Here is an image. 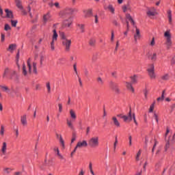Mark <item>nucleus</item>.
Segmentation results:
<instances>
[{
    "label": "nucleus",
    "instance_id": "obj_46",
    "mask_svg": "<svg viewBox=\"0 0 175 175\" xmlns=\"http://www.w3.org/2000/svg\"><path fill=\"white\" fill-rule=\"evenodd\" d=\"M112 24H113V25H115V27H120V23H118V22H117L116 20H113L112 22Z\"/></svg>",
    "mask_w": 175,
    "mask_h": 175
},
{
    "label": "nucleus",
    "instance_id": "obj_5",
    "mask_svg": "<svg viewBox=\"0 0 175 175\" xmlns=\"http://www.w3.org/2000/svg\"><path fill=\"white\" fill-rule=\"evenodd\" d=\"M146 14L148 17L157 16L158 13L157 12V10L155 8L152 7L148 9V11L146 12Z\"/></svg>",
    "mask_w": 175,
    "mask_h": 175
},
{
    "label": "nucleus",
    "instance_id": "obj_21",
    "mask_svg": "<svg viewBox=\"0 0 175 175\" xmlns=\"http://www.w3.org/2000/svg\"><path fill=\"white\" fill-rule=\"evenodd\" d=\"M148 57L149 58V59H151V61H152L153 62H155V61H157V53H154L152 56L148 55Z\"/></svg>",
    "mask_w": 175,
    "mask_h": 175
},
{
    "label": "nucleus",
    "instance_id": "obj_15",
    "mask_svg": "<svg viewBox=\"0 0 175 175\" xmlns=\"http://www.w3.org/2000/svg\"><path fill=\"white\" fill-rule=\"evenodd\" d=\"M85 17H92V10H88L83 11Z\"/></svg>",
    "mask_w": 175,
    "mask_h": 175
},
{
    "label": "nucleus",
    "instance_id": "obj_10",
    "mask_svg": "<svg viewBox=\"0 0 175 175\" xmlns=\"http://www.w3.org/2000/svg\"><path fill=\"white\" fill-rule=\"evenodd\" d=\"M136 28V34L134 36V39L135 42H137V39H140V29L137 28V26H135Z\"/></svg>",
    "mask_w": 175,
    "mask_h": 175
},
{
    "label": "nucleus",
    "instance_id": "obj_7",
    "mask_svg": "<svg viewBox=\"0 0 175 175\" xmlns=\"http://www.w3.org/2000/svg\"><path fill=\"white\" fill-rule=\"evenodd\" d=\"M150 79H155V72L154 71V64L152 65L150 68L147 70Z\"/></svg>",
    "mask_w": 175,
    "mask_h": 175
},
{
    "label": "nucleus",
    "instance_id": "obj_6",
    "mask_svg": "<svg viewBox=\"0 0 175 175\" xmlns=\"http://www.w3.org/2000/svg\"><path fill=\"white\" fill-rule=\"evenodd\" d=\"M63 46H65L66 51H70V44H72V40H64L62 41Z\"/></svg>",
    "mask_w": 175,
    "mask_h": 175
},
{
    "label": "nucleus",
    "instance_id": "obj_1",
    "mask_svg": "<svg viewBox=\"0 0 175 175\" xmlns=\"http://www.w3.org/2000/svg\"><path fill=\"white\" fill-rule=\"evenodd\" d=\"M88 145L90 148L99 147V137H92L88 140Z\"/></svg>",
    "mask_w": 175,
    "mask_h": 175
},
{
    "label": "nucleus",
    "instance_id": "obj_9",
    "mask_svg": "<svg viewBox=\"0 0 175 175\" xmlns=\"http://www.w3.org/2000/svg\"><path fill=\"white\" fill-rule=\"evenodd\" d=\"M88 143H87V141L83 140L82 142H79L77 144V147L78 148H81V147H88Z\"/></svg>",
    "mask_w": 175,
    "mask_h": 175
},
{
    "label": "nucleus",
    "instance_id": "obj_55",
    "mask_svg": "<svg viewBox=\"0 0 175 175\" xmlns=\"http://www.w3.org/2000/svg\"><path fill=\"white\" fill-rule=\"evenodd\" d=\"M154 120H156L157 123L158 124V122H159L158 115L157 113H154Z\"/></svg>",
    "mask_w": 175,
    "mask_h": 175
},
{
    "label": "nucleus",
    "instance_id": "obj_64",
    "mask_svg": "<svg viewBox=\"0 0 175 175\" xmlns=\"http://www.w3.org/2000/svg\"><path fill=\"white\" fill-rule=\"evenodd\" d=\"M21 174H22V173L21 172H16L14 173V175H21Z\"/></svg>",
    "mask_w": 175,
    "mask_h": 175
},
{
    "label": "nucleus",
    "instance_id": "obj_62",
    "mask_svg": "<svg viewBox=\"0 0 175 175\" xmlns=\"http://www.w3.org/2000/svg\"><path fill=\"white\" fill-rule=\"evenodd\" d=\"M85 72V76H88L89 72H88V70L87 68L85 69V72Z\"/></svg>",
    "mask_w": 175,
    "mask_h": 175
},
{
    "label": "nucleus",
    "instance_id": "obj_28",
    "mask_svg": "<svg viewBox=\"0 0 175 175\" xmlns=\"http://www.w3.org/2000/svg\"><path fill=\"white\" fill-rule=\"evenodd\" d=\"M112 120L113 121L114 125H116V126L120 127V122H118V120H117V118L113 117Z\"/></svg>",
    "mask_w": 175,
    "mask_h": 175
},
{
    "label": "nucleus",
    "instance_id": "obj_51",
    "mask_svg": "<svg viewBox=\"0 0 175 175\" xmlns=\"http://www.w3.org/2000/svg\"><path fill=\"white\" fill-rule=\"evenodd\" d=\"M150 46H155V38H152V41L150 42Z\"/></svg>",
    "mask_w": 175,
    "mask_h": 175
},
{
    "label": "nucleus",
    "instance_id": "obj_30",
    "mask_svg": "<svg viewBox=\"0 0 175 175\" xmlns=\"http://www.w3.org/2000/svg\"><path fill=\"white\" fill-rule=\"evenodd\" d=\"M165 90H163L161 96L157 98L158 102H159V100H163L165 99Z\"/></svg>",
    "mask_w": 175,
    "mask_h": 175
},
{
    "label": "nucleus",
    "instance_id": "obj_31",
    "mask_svg": "<svg viewBox=\"0 0 175 175\" xmlns=\"http://www.w3.org/2000/svg\"><path fill=\"white\" fill-rule=\"evenodd\" d=\"M167 13L168 14L169 23L172 24V10H169Z\"/></svg>",
    "mask_w": 175,
    "mask_h": 175
},
{
    "label": "nucleus",
    "instance_id": "obj_3",
    "mask_svg": "<svg viewBox=\"0 0 175 175\" xmlns=\"http://www.w3.org/2000/svg\"><path fill=\"white\" fill-rule=\"evenodd\" d=\"M164 36L166 38V45L167 49H170V46H172V35H170V31H167L164 33Z\"/></svg>",
    "mask_w": 175,
    "mask_h": 175
},
{
    "label": "nucleus",
    "instance_id": "obj_49",
    "mask_svg": "<svg viewBox=\"0 0 175 175\" xmlns=\"http://www.w3.org/2000/svg\"><path fill=\"white\" fill-rule=\"evenodd\" d=\"M46 88L48 90V92H51V87L50 86V83H46Z\"/></svg>",
    "mask_w": 175,
    "mask_h": 175
},
{
    "label": "nucleus",
    "instance_id": "obj_34",
    "mask_svg": "<svg viewBox=\"0 0 175 175\" xmlns=\"http://www.w3.org/2000/svg\"><path fill=\"white\" fill-rule=\"evenodd\" d=\"M27 67L25 66V64H23V75H24L25 76H27Z\"/></svg>",
    "mask_w": 175,
    "mask_h": 175
},
{
    "label": "nucleus",
    "instance_id": "obj_54",
    "mask_svg": "<svg viewBox=\"0 0 175 175\" xmlns=\"http://www.w3.org/2000/svg\"><path fill=\"white\" fill-rule=\"evenodd\" d=\"M58 106H59V113H62V104L59 103V104H58Z\"/></svg>",
    "mask_w": 175,
    "mask_h": 175
},
{
    "label": "nucleus",
    "instance_id": "obj_24",
    "mask_svg": "<svg viewBox=\"0 0 175 175\" xmlns=\"http://www.w3.org/2000/svg\"><path fill=\"white\" fill-rule=\"evenodd\" d=\"M53 35L52 37V39H53V40H57V39H58V33H57V29H54L53 30Z\"/></svg>",
    "mask_w": 175,
    "mask_h": 175
},
{
    "label": "nucleus",
    "instance_id": "obj_61",
    "mask_svg": "<svg viewBox=\"0 0 175 175\" xmlns=\"http://www.w3.org/2000/svg\"><path fill=\"white\" fill-rule=\"evenodd\" d=\"M53 5L55 6V8H57L58 9H59V3L58 2H55Z\"/></svg>",
    "mask_w": 175,
    "mask_h": 175
},
{
    "label": "nucleus",
    "instance_id": "obj_20",
    "mask_svg": "<svg viewBox=\"0 0 175 175\" xmlns=\"http://www.w3.org/2000/svg\"><path fill=\"white\" fill-rule=\"evenodd\" d=\"M89 44L91 47H94L95 44H96V40L95 38H91L89 40Z\"/></svg>",
    "mask_w": 175,
    "mask_h": 175
},
{
    "label": "nucleus",
    "instance_id": "obj_60",
    "mask_svg": "<svg viewBox=\"0 0 175 175\" xmlns=\"http://www.w3.org/2000/svg\"><path fill=\"white\" fill-rule=\"evenodd\" d=\"M127 9H128V8L126 7V5H124L122 7V10H123L124 13H125L126 12Z\"/></svg>",
    "mask_w": 175,
    "mask_h": 175
},
{
    "label": "nucleus",
    "instance_id": "obj_43",
    "mask_svg": "<svg viewBox=\"0 0 175 175\" xmlns=\"http://www.w3.org/2000/svg\"><path fill=\"white\" fill-rule=\"evenodd\" d=\"M98 59V53H94L92 57V61L95 62Z\"/></svg>",
    "mask_w": 175,
    "mask_h": 175
},
{
    "label": "nucleus",
    "instance_id": "obj_18",
    "mask_svg": "<svg viewBox=\"0 0 175 175\" xmlns=\"http://www.w3.org/2000/svg\"><path fill=\"white\" fill-rule=\"evenodd\" d=\"M12 71V69L9 68H5L3 75V77L5 78L6 77V76H8V75H10V72Z\"/></svg>",
    "mask_w": 175,
    "mask_h": 175
},
{
    "label": "nucleus",
    "instance_id": "obj_26",
    "mask_svg": "<svg viewBox=\"0 0 175 175\" xmlns=\"http://www.w3.org/2000/svg\"><path fill=\"white\" fill-rule=\"evenodd\" d=\"M96 81L98 85H103V84H105V81H103V79H102L100 77H98Z\"/></svg>",
    "mask_w": 175,
    "mask_h": 175
},
{
    "label": "nucleus",
    "instance_id": "obj_39",
    "mask_svg": "<svg viewBox=\"0 0 175 175\" xmlns=\"http://www.w3.org/2000/svg\"><path fill=\"white\" fill-rule=\"evenodd\" d=\"M76 133H72V139H71V143H74L75 141L76 140Z\"/></svg>",
    "mask_w": 175,
    "mask_h": 175
},
{
    "label": "nucleus",
    "instance_id": "obj_25",
    "mask_svg": "<svg viewBox=\"0 0 175 175\" xmlns=\"http://www.w3.org/2000/svg\"><path fill=\"white\" fill-rule=\"evenodd\" d=\"M17 47V44H11L9 45L8 49V50H11V51H13L14 50H16Z\"/></svg>",
    "mask_w": 175,
    "mask_h": 175
},
{
    "label": "nucleus",
    "instance_id": "obj_56",
    "mask_svg": "<svg viewBox=\"0 0 175 175\" xmlns=\"http://www.w3.org/2000/svg\"><path fill=\"white\" fill-rule=\"evenodd\" d=\"M73 68H74V70H75L76 75H77V65L76 64H75L73 65Z\"/></svg>",
    "mask_w": 175,
    "mask_h": 175
},
{
    "label": "nucleus",
    "instance_id": "obj_63",
    "mask_svg": "<svg viewBox=\"0 0 175 175\" xmlns=\"http://www.w3.org/2000/svg\"><path fill=\"white\" fill-rule=\"evenodd\" d=\"M144 95H145V98H147V94H148L147 89H145V90H144Z\"/></svg>",
    "mask_w": 175,
    "mask_h": 175
},
{
    "label": "nucleus",
    "instance_id": "obj_40",
    "mask_svg": "<svg viewBox=\"0 0 175 175\" xmlns=\"http://www.w3.org/2000/svg\"><path fill=\"white\" fill-rule=\"evenodd\" d=\"M60 38L63 40H67L66 37L65 36V33H64V32L60 33Z\"/></svg>",
    "mask_w": 175,
    "mask_h": 175
},
{
    "label": "nucleus",
    "instance_id": "obj_33",
    "mask_svg": "<svg viewBox=\"0 0 175 175\" xmlns=\"http://www.w3.org/2000/svg\"><path fill=\"white\" fill-rule=\"evenodd\" d=\"M78 27L81 33H84V32H85V30L84 29V25H78Z\"/></svg>",
    "mask_w": 175,
    "mask_h": 175
},
{
    "label": "nucleus",
    "instance_id": "obj_36",
    "mask_svg": "<svg viewBox=\"0 0 175 175\" xmlns=\"http://www.w3.org/2000/svg\"><path fill=\"white\" fill-rule=\"evenodd\" d=\"M27 66L29 68V73H31L32 66H31V63L29 62V59L27 60Z\"/></svg>",
    "mask_w": 175,
    "mask_h": 175
},
{
    "label": "nucleus",
    "instance_id": "obj_29",
    "mask_svg": "<svg viewBox=\"0 0 175 175\" xmlns=\"http://www.w3.org/2000/svg\"><path fill=\"white\" fill-rule=\"evenodd\" d=\"M70 117H71V118H72V120H76V118H77L76 113L73 111L72 109L70 110Z\"/></svg>",
    "mask_w": 175,
    "mask_h": 175
},
{
    "label": "nucleus",
    "instance_id": "obj_14",
    "mask_svg": "<svg viewBox=\"0 0 175 175\" xmlns=\"http://www.w3.org/2000/svg\"><path fill=\"white\" fill-rule=\"evenodd\" d=\"M21 124L25 126L27 124V115H23V116H21Z\"/></svg>",
    "mask_w": 175,
    "mask_h": 175
},
{
    "label": "nucleus",
    "instance_id": "obj_35",
    "mask_svg": "<svg viewBox=\"0 0 175 175\" xmlns=\"http://www.w3.org/2000/svg\"><path fill=\"white\" fill-rule=\"evenodd\" d=\"M108 10L111 12V13H112V14H114L115 10L112 5H109L108 6Z\"/></svg>",
    "mask_w": 175,
    "mask_h": 175
},
{
    "label": "nucleus",
    "instance_id": "obj_16",
    "mask_svg": "<svg viewBox=\"0 0 175 175\" xmlns=\"http://www.w3.org/2000/svg\"><path fill=\"white\" fill-rule=\"evenodd\" d=\"M126 86L127 90H129V91H131V92H135V88H133V86H132V83L126 82Z\"/></svg>",
    "mask_w": 175,
    "mask_h": 175
},
{
    "label": "nucleus",
    "instance_id": "obj_45",
    "mask_svg": "<svg viewBox=\"0 0 175 175\" xmlns=\"http://www.w3.org/2000/svg\"><path fill=\"white\" fill-rule=\"evenodd\" d=\"M140 155H142V152L139 150L137 154L136 161H139L140 159Z\"/></svg>",
    "mask_w": 175,
    "mask_h": 175
},
{
    "label": "nucleus",
    "instance_id": "obj_32",
    "mask_svg": "<svg viewBox=\"0 0 175 175\" xmlns=\"http://www.w3.org/2000/svg\"><path fill=\"white\" fill-rule=\"evenodd\" d=\"M33 72L35 75H38V68L36 67V63H33Z\"/></svg>",
    "mask_w": 175,
    "mask_h": 175
},
{
    "label": "nucleus",
    "instance_id": "obj_44",
    "mask_svg": "<svg viewBox=\"0 0 175 175\" xmlns=\"http://www.w3.org/2000/svg\"><path fill=\"white\" fill-rule=\"evenodd\" d=\"M131 117H132L135 125H137V122L136 121V116H135L134 113L133 114L131 113Z\"/></svg>",
    "mask_w": 175,
    "mask_h": 175
},
{
    "label": "nucleus",
    "instance_id": "obj_47",
    "mask_svg": "<svg viewBox=\"0 0 175 175\" xmlns=\"http://www.w3.org/2000/svg\"><path fill=\"white\" fill-rule=\"evenodd\" d=\"M126 18H127V20H129V21H131V20L133 19V18H132V16L129 14H126Z\"/></svg>",
    "mask_w": 175,
    "mask_h": 175
},
{
    "label": "nucleus",
    "instance_id": "obj_42",
    "mask_svg": "<svg viewBox=\"0 0 175 175\" xmlns=\"http://www.w3.org/2000/svg\"><path fill=\"white\" fill-rule=\"evenodd\" d=\"M5 31H9L12 29V27H10V25L9 24H5L4 27Z\"/></svg>",
    "mask_w": 175,
    "mask_h": 175
},
{
    "label": "nucleus",
    "instance_id": "obj_4",
    "mask_svg": "<svg viewBox=\"0 0 175 175\" xmlns=\"http://www.w3.org/2000/svg\"><path fill=\"white\" fill-rule=\"evenodd\" d=\"M73 23V18L70 17L68 19L64 21L62 23L63 28H70V25Z\"/></svg>",
    "mask_w": 175,
    "mask_h": 175
},
{
    "label": "nucleus",
    "instance_id": "obj_12",
    "mask_svg": "<svg viewBox=\"0 0 175 175\" xmlns=\"http://www.w3.org/2000/svg\"><path fill=\"white\" fill-rule=\"evenodd\" d=\"M111 88L115 92H116V94H120V88H118V85L116 83H112Z\"/></svg>",
    "mask_w": 175,
    "mask_h": 175
},
{
    "label": "nucleus",
    "instance_id": "obj_52",
    "mask_svg": "<svg viewBox=\"0 0 175 175\" xmlns=\"http://www.w3.org/2000/svg\"><path fill=\"white\" fill-rule=\"evenodd\" d=\"M111 40L113 42L114 40V31H111Z\"/></svg>",
    "mask_w": 175,
    "mask_h": 175
},
{
    "label": "nucleus",
    "instance_id": "obj_53",
    "mask_svg": "<svg viewBox=\"0 0 175 175\" xmlns=\"http://www.w3.org/2000/svg\"><path fill=\"white\" fill-rule=\"evenodd\" d=\"M162 80H169V75H165L162 77Z\"/></svg>",
    "mask_w": 175,
    "mask_h": 175
},
{
    "label": "nucleus",
    "instance_id": "obj_22",
    "mask_svg": "<svg viewBox=\"0 0 175 175\" xmlns=\"http://www.w3.org/2000/svg\"><path fill=\"white\" fill-rule=\"evenodd\" d=\"M66 122H67V125L68 128H70L72 130L75 129V127L73 126V124H72V120L67 119Z\"/></svg>",
    "mask_w": 175,
    "mask_h": 175
},
{
    "label": "nucleus",
    "instance_id": "obj_2",
    "mask_svg": "<svg viewBox=\"0 0 175 175\" xmlns=\"http://www.w3.org/2000/svg\"><path fill=\"white\" fill-rule=\"evenodd\" d=\"M117 117L122 118L124 122H131V121H132V108L130 107L128 116L118 114Z\"/></svg>",
    "mask_w": 175,
    "mask_h": 175
},
{
    "label": "nucleus",
    "instance_id": "obj_57",
    "mask_svg": "<svg viewBox=\"0 0 175 175\" xmlns=\"http://www.w3.org/2000/svg\"><path fill=\"white\" fill-rule=\"evenodd\" d=\"M1 88L4 91H9V88H8V86H1Z\"/></svg>",
    "mask_w": 175,
    "mask_h": 175
},
{
    "label": "nucleus",
    "instance_id": "obj_48",
    "mask_svg": "<svg viewBox=\"0 0 175 175\" xmlns=\"http://www.w3.org/2000/svg\"><path fill=\"white\" fill-rule=\"evenodd\" d=\"M152 111H154V103L150 105L149 109V113H152Z\"/></svg>",
    "mask_w": 175,
    "mask_h": 175
},
{
    "label": "nucleus",
    "instance_id": "obj_19",
    "mask_svg": "<svg viewBox=\"0 0 175 175\" xmlns=\"http://www.w3.org/2000/svg\"><path fill=\"white\" fill-rule=\"evenodd\" d=\"M17 76V74L14 70H11L10 73V79L11 80H13L14 77H16Z\"/></svg>",
    "mask_w": 175,
    "mask_h": 175
},
{
    "label": "nucleus",
    "instance_id": "obj_17",
    "mask_svg": "<svg viewBox=\"0 0 175 175\" xmlns=\"http://www.w3.org/2000/svg\"><path fill=\"white\" fill-rule=\"evenodd\" d=\"M15 2L18 9H20V10H23V9H24V8L23 7V4L21 3V1L16 0Z\"/></svg>",
    "mask_w": 175,
    "mask_h": 175
},
{
    "label": "nucleus",
    "instance_id": "obj_59",
    "mask_svg": "<svg viewBox=\"0 0 175 175\" xmlns=\"http://www.w3.org/2000/svg\"><path fill=\"white\" fill-rule=\"evenodd\" d=\"M1 42H5V34L1 33Z\"/></svg>",
    "mask_w": 175,
    "mask_h": 175
},
{
    "label": "nucleus",
    "instance_id": "obj_23",
    "mask_svg": "<svg viewBox=\"0 0 175 175\" xmlns=\"http://www.w3.org/2000/svg\"><path fill=\"white\" fill-rule=\"evenodd\" d=\"M6 150H7L6 142H3V146H2V148H1V152L3 154V155H5V154H6Z\"/></svg>",
    "mask_w": 175,
    "mask_h": 175
},
{
    "label": "nucleus",
    "instance_id": "obj_8",
    "mask_svg": "<svg viewBox=\"0 0 175 175\" xmlns=\"http://www.w3.org/2000/svg\"><path fill=\"white\" fill-rule=\"evenodd\" d=\"M75 12H77V10L75 8H66L64 11V14H73Z\"/></svg>",
    "mask_w": 175,
    "mask_h": 175
},
{
    "label": "nucleus",
    "instance_id": "obj_11",
    "mask_svg": "<svg viewBox=\"0 0 175 175\" xmlns=\"http://www.w3.org/2000/svg\"><path fill=\"white\" fill-rule=\"evenodd\" d=\"M5 12L6 13V17L8 18H14V16H13V12L9 10L8 9H5Z\"/></svg>",
    "mask_w": 175,
    "mask_h": 175
},
{
    "label": "nucleus",
    "instance_id": "obj_58",
    "mask_svg": "<svg viewBox=\"0 0 175 175\" xmlns=\"http://www.w3.org/2000/svg\"><path fill=\"white\" fill-rule=\"evenodd\" d=\"M129 146H132V136L130 135L129 137Z\"/></svg>",
    "mask_w": 175,
    "mask_h": 175
},
{
    "label": "nucleus",
    "instance_id": "obj_13",
    "mask_svg": "<svg viewBox=\"0 0 175 175\" xmlns=\"http://www.w3.org/2000/svg\"><path fill=\"white\" fill-rule=\"evenodd\" d=\"M43 20L44 23H47V21H51V14L48 12L46 14L44 15Z\"/></svg>",
    "mask_w": 175,
    "mask_h": 175
},
{
    "label": "nucleus",
    "instance_id": "obj_41",
    "mask_svg": "<svg viewBox=\"0 0 175 175\" xmlns=\"http://www.w3.org/2000/svg\"><path fill=\"white\" fill-rule=\"evenodd\" d=\"M118 143V139L117 138V136H116L115 137V142L113 144V148L114 150H116V147H117V144Z\"/></svg>",
    "mask_w": 175,
    "mask_h": 175
},
{
    "label": "nucleus",
    "instance_id": "obj_50",
    "mask_svg": "<svg viewBox=\"0 0 175 175\" xmlns=\"http://www.w3.org/2000/svg\"><path fill=\"white\" fill-rule=\"evenodd\" d=\"M169 133H170V130L168 129V127H167L166 133H165V139H166V137H167V135H169Z\"/></svg>",
    "mask_w": 175,
    "mask_h": 175
},
{
    "label": "nucleus",
    "instance_id": "obj_27",
    "mask_svg": "<svg viewBox=\"0 0 175 175\" xmlns=\"http://www.w3.org/2000/svg\"><path fill=\"white\" fill-rule=\"evenodd\" d=\"M131 79L133 84L137 83V76L134 75L133 77H131Z\"/></svg>",
    "mask_w": 175,
    "mask_h": 175
},
{
    "label": "nucleus",
    "instance_id": "obj_37",
    "mask_svg": "<svg viewBox=\"0 0 175 175\" xmlns=\"http://www.w3.org/2000/svg\"><path fill=\"white\" fill-rule=\"evenodd\" d=\"M17 23H18V21H17L16 20L15 21L11 20L12 27H17Z\"/></svg>",
    "mask_w": 175,
    "mask_h": 175
},
{
    "label": "nucleus",
    "instance_id": "obj_38",
    "mask_svg": "<svg viewBox=\"0 0 175 175\" xmlns=\"http://www.w3.org/2000/svg\"><path fill=\"white\" fill-rule=\"evenodd\" d=\"M59 142H60L63 148H65V142L64 141V139H62V135H60Z\"/></svg>",
    "mask_w": 175,
    "mask_h": 175
}]
</instances>
